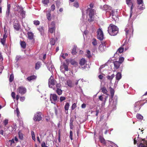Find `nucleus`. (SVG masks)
Listing matches in <instances>:
<instances>
[{"label":"nucleus","mask_w":147,"mask_h":147,"mask_svg":"<svg viewBox=\"0 0 147 147\" xmlns=\"http://www.w3.org/2000/svg\"><path fill=\"white\" fill-rule=\"evenodd\" d=\"M118 28L117 27L113 24H110L108 27V32L111 36H115L118 32Z\"/></svg>","instance_id":"f257e3e1"},{"label":"nucleus","mask_w":147,"mask_h":147,"mask_svg":"<svg viewBox=\"0 0 147 147\" xmlns=\"http://www.w3.org/2000/svg\"><path fill=\"white\" fill-rule=\"evenodd\" d=\"M125 35L126 38L131 37V36H132L133 34V30L132 28V24H128V25L126 26L125 28Z\"/></svg>","instance_id":"f03ea898"},{"label":"nucleus","mask_w":147,"mask_h":147,"mask_svg":"<svg viewBox=\"0 0 147 147\" xmlns=\"http://www.w3.org/2000/svg\"><path fill=\"white\" fill-rule=\"evenodd\" d=\"M87 15L88 16L89 18L88 20L89 22H92L94 20V15L95 13V11L94 9L91 8H88L86 10Z\"/></svg>","instance_id":"7ed1b4c3"},{"label":"nucleus","mask_w":147,"mask_h":147,"mask_svg":"<svg viewBox=\"0 0 147 147\" xmlns=\"http://www.w3.org/2000/svg\"><path fill=\"white\" fill-rule=\"evenodd\" d=\"M16 7L14 8L15 10H17L20 13L22 16V18H24L25 17V12L23 10V7L19 6L18 5H16Z\"/></svg>","instance_id":"20e7f679"},{"label":"nucleus","mask_w":147,"mask_h":147,"mask_svg":"<svg viewBox=\"0 0 147 147\" xmlns=\"http://www.w3.org/2000/svg\"><path fill=\"white\" fill-rule=\"evenodd\" d=\"M58 100V97L56 94H50V100L52 103L55 104L57 102Z\"/></svg>","instance_id":"39448f33"},{"label":"nucleus","mask_w":147,"mask_h":147,"mask_svg":"<svg viewBox=\"0 0 147 147\" xmlns=\"http://www.w3.org/2000/svg\"><path fill=\"white\" fill-rule=\"evenodd\" d=\"M56 82L55 79H54L52 76H51L49 80L48 85L50 88H53V86L56 84Z\"/></svg>","instance_id":"423d86ee"},{"label":"nucleus","mask_w":147,"mask_h":147,"mask_svg":"<svg viewBox=\"0 0 147 147\" xmlns=\"http://www.w3.org/2000/svg\"><path fill=\"white\" fill-rule=\"evenodd\" d=\"M56 27L54 22H52L49 25V31L51 33H53L55 31Z\"/></svg>","instance_id":"0eeeda50"},{"label":"nucleus","mask_w":147,"mask_h":147,"mask_svg":"<svg viewBox=\"0 0 147 147\" xmlns=\"http://www.w3.org/2000/svg\"><path fill=\"white\" fill-rule=\"evenodd\" d=\"M137 2L139 9H141V10L144 9L145 7L143 0H137Z\"/></svg>","instance_id":"6e6552de"},{"label":"nucleus","mask_w":147,"mask_h":147,"mask_svg":"<svg viewBox=\"0 0 147 147\" xmlns=\"http://www.w3.org/2000/svg\"><path fill=\"white\" fill-rule=\"evenodd\" d=\"M41 113L39 112H37L36 113L33 117L34 120L35 121H40L41 120L42 118L41 117Z\"/></svg>","instance_id":"1a4fd4ad"},{"label":"nucleus","mask_w":147,"mask_h":147,"mask_svg":"<svg viewBox=\"0 0 147 147\" xmlns=\"http://www.w3.org/2000/svg\"><path fill=\"white\" fill-rule=\"evenodd\" d=\"M110 16H111V18L113 19V20H117V12L115 11L112 10L111 9L110 10Z\"/></svg>","instance_id":"9d476101"},{"label":"nucleus","mask_w":147,"mask_h":147,"mask_svg":"<svg viewBox=\"0 0 147 147\" xmlns=\"http://www.w3.org/2000/svg\"><path fill=\"white\" fill-rule=\"evenodd\" d=\"M17 90V93L21 94L22 95L26 92V89L25 87H23V86H20Z\"/></svg>","instance_id":"9b49d317"},{"label":"nucleus","mask_w":147,"mask_h":147,"mask_svg":"<svg viewBox=\"0 0 147 147\" xmlns=\"http://www.w3.org/2000/svg\"><path fill=\"white\" fill-rule=\"evenodd\" d=\"M97 32L98 38L100 40H102L103 39V34L102 30L99 28Z\"/></svg>","instance_id":"f8f14e48"},{"label":"nucleus","mask_w":147,"mask_h":147,"mask_svg":"<svg viewBox=\"0 0 147 147\" xmlns=\"http://www.w3.org/2000/svg\"><path fill=\"white\" fill-rule=\"evenodd\" d=\"M60 70L62 72L64 73L65 71H68V66L65 63H63L61 65Z\"/></svg>","instance_id":"ddd939ff"},{"label":"nucleus","mask_w":147,"mask_h":147,"mask_svg":"<svg viewBox=\"0 0 147 147\" xmlns=\"http://www.w3.org/2000/svg\"><path fill=\"white\" fill-rule=\"evenodd\" d=\"M47 66L48 70L52 73L53 71H55V68L51 62L50 61L49 63H48Z\"/></svg>","instance_id":"4468645a"},{"label":"nucleus","mask_w":147,"mask_h":147,"mask_svg":"<svg viewBox=\"0 0 147 147\" xmlns=\"http://www.w3.org/2000/svg\"><path fill=\"white\" fill-rule=\"evenodd\" d=\"M117 104V98L116 97H115L113 100L112 105L111 106L113 110L114 109H116Z\"/></svg>","instance_id":"2eb2a0df"},{"label":"nucleus","mask_w":147,"mask_h":147,"mask_svg":"<svg viewBox=\"0 0 147 147\" xmlns=\"http://www.w3.org/2000/svg\"><path fill=\"white\" fill-rule=\"evenodd\" d=\"M103 9L106 11V14H110V10L111 9V7L108 5H104L103 6Z\"/></svg>","instance_id":"dca6fc26"},{"label":"nucleus","mask_w":147,"mask_h":147,"mask_svg":"<svg viewBox=\"0 0 147 147\" xmlns=\"http://www.w3.org/2000/svg\"><path fill=\"white\" fill-rule=\"evenodd\" d=\"M99 49L101 51H104L106 50V44L105 42H101L99 47Z\"/></svg>","instance_id":"f3484780"},{"label":"nucleus","mask_w":147,"mask_h":147,"mask_svg":"<svg viewBox=\"0 0 147 147\" xmlns=\"http://www.w3.org/2000/svg\"><path fill=\"white\" fill-rule=\"evenodd\" d=\"M141 100L136 102L134 105V110L135 111H138L140 109V104Z\"/></svg>","instance_id":"a211bd4d"},{"label":"nucleus","mask_w":147,"mask_h":147,"mask_svg":"<svg viewBox=\"0 0 147 147\" xmlns=\"http://www.w3.org/2000/svg\"><path fill=\"white\" fill-rule=\"evenodd\" d=\"M121 78L122 75L121 72H118L115 75L116 80L115 81V83L117 84L119 80H120Z\"/></svg>","instance_id":"6ab92c4d"},{"label":"nucleus","mask_w":147,"mask_h":147,"mask_svg":"<svg viewBox=\"0 0 147 147\" xmlns=\"http://www.w3.org/2000/svg\"><path fill=\"white\" fill-rule=\"evenodd\" d=\"M126 3L129 6H131V11L130 13V18H131L132 16L133 15V13L131 12V11L132 10V4L131 2V0H126Z\"/></svg>","instance_id":"aec40b11"},{"label":"nucleus","mask_w":147,"mask_h":147,"mask_svg":"<svg viewBox=\"0 0 147 147\" xmlns=\"http://www.w3.org/2000/svg\"><path fill=\"white\" fill-rule=\"evenodd\" d=\"M138 147H147V140H142L140 144Z\"/></svg>","instance_id":"412c9836"},{"label":"nucleus","mask_w":147,"mask_h":147,"mask_svg":"<svg viewBox=\"0 0 147 147\" xmlns=\"http://www.w3.org/2000/svg\"><path fill=\"white\" fill-rule=\"evenodd\" d=\"M14 28L15 29L17 30H19L20 29V26L19 24V22L18 21L14 22Z\"/></svg>","instance_id":"4be33fe9"},{"label":"nucleus","mask_w":147,"mask_h":147,"mask_svg":"<svg viewBox=\"0 0 147 147\" xmlns=\"http://www.w3.org/2000/svg\"><path fill=\"white\" fill-rule=\"evenodd\" d=\"M14 139H12L11 140H9L7 143L8 147H13L14 146Z\"/></svg>","instance_id":"5701e85b"},{"label":"nucleus","mask_w":147,"mask_h":147,"mask_svg":"<svg viewBox=\"0 0 147 147\" xmlns=\"http://www.w3.org/2000/svg\"><path fill=\"white\" fill-rule=\"evenodd\" d=\"M124 50V47H123V44L122 45V46L120 47L119 49H118L116 53L115 54H114V56H115V55H116L117 54H118L119 55V53H121L123 52Z\"/></svg>","instance_id":"b1692460"},{"label":"nucleus","mask_w":147,"mask_h":147,"mask_svg":"<svg viewBox=\"0 0 147 147\" xmlns=\"http://www.w3.org/2000/svg\"><path fill=\"white\" fill-rule=\"evenodd\" d=\"M28 38L29 39L32 40L33 39L34 37V34L32 32H28L27 33Z\"/></svg>","instance_id":"393cba45"},{"label":"nucleus","mask_w":147,"mask_h":147,"mask_svg":"<svg viewBox=\"0 0 147 147\" xmlns=\"http://www.w3.org/2000/svg\"><path fill=\"white\" fill-rule=\"evenodd\" d=\"M7 36L5 34H4L3 36V37L1 38V43L3 45H4L6 42V39Z\"/></svg>","instance_id":"a878e982"},{"label":"nucleus","mask_w":147,"mask_h":147,"mask_svg":"<svg viewBox=\"0 0 147 147\" xmlns=\"http://www.w3.org/2000/svg\"><path fill=\"white\" fill-rule=\"evenodd\" d=\"M113 63L114 65V69H118L120 65V63L119 61H114Z\"/></svg>","instance_id":"bb28decb"},{"label":"nucleus","mask_w":147,"mask_h":147,"mask_svg":"<svg viewBox=\"0 0 147 147\" xmlns=\"http://www.w3.org/2000/svg\"><path fill=\"white\" fill-rule=\"evenodd\" d=\"M51 10L49 9L47 13V17L48 20H51V15L50 13Z\"/></svg>","instance_id":"cd10ccee"},{"label":"nucleus","mask_w":147,"mask_h":147,"mask_svg":"<svg viewBox=\"0 0 147 147\" xmlns=\"http://www.w3.org/2000/svg\"><path fill=\"white\" fill-rule=\"evenodd\" d=\"M54 90H55L57 94L58 95H61L62 93V90L61 89V88L59 89H56V88H54Z\"/></svg>","instance_id":"c85d7f7f"},{"label":"nucleus","mask_w":147,"mask_h":147,"mask_svg":"<svg viewBox=\"0 0 147 147\" xmlns=\"http://www.w3.org/2000/svg\"><path fill=\"white\" fill-rule=\"evenodd\" d=\"M123 46L124 47V49H125V51L127 50L129 47V44L126 41L125 42L123 43Z\"/></svg>","instance_id":"c756f323"},{"label":"nucleus","mask_w":147,"mask_h":147,"mask_svg":"<svg viewBox=\"0 0 147 147\" xmlns=\"http://www.w3.org/2000/svg\"><path fill=\"white\" fill-rule=\"evenodd\" d=\"M101 92H102L103 93L105 94H108L107 90L106 87H105V86H102L101 87Z\"/></svg>","instance_id":"7c9ffc66"},{"label":"nucleus","mask_w":147,"mask_h":147,"mask_svg":"<svg viewBox=\"0 0 147 147\" xmlns=\"http://www.w3.org/2000/svg\"><path fill=\"white\" fill-rule=\"evenodd\" d=\"M36 78V77L35 76H30L28 77L26 79L28 81H30L31 80H33L35 79Z\"/></svg>","instance_id":"2f4dec72"},{"label":"nucleus","mask_w":147,"mask_h":147,"mask_svg":"<svg viewBox=\"0 0 147 147\" xmlns=\"http://www.w3.org/2000/svg\"><path fill=\"white\" fill-rule=\"evenodd\" d=\"M99 139L101 143L103 144H106V142L105 140L102 136H99Z\"/></svg>","instance_id":"473e14b6"},{"label":"nucleus","mask_w":147,"mask_h":147,"mask_svg":"<svg viewBox=\"0 0 147 147\" xmlns=\"http://www.w3.org/2000/svg\"><path fill=\"white\" fill-rule=\"evenodd\" d=\"M86 61L85 59L82 58L80 62V64L81 65H85Z\"/></svg>","instance_id":"72a5a7b5"},{"label":"nucleus","mask_w":147,"mask_h":147,"mask_svg":"<svg viewBox=\"0 0 147 147\" xmlns=\"http://www.w3.org/2000/svg\"><path fill=\"white\" fill-rule=\"evenodd\" d=\"M69 103H66L65 105L64 108L65 110V113H68V110L69 109Z\"/></svg>","instance_id":"f704fd0d"},{"label":"nucleus","mask_w":147,"mask_h":147,"mask_svg":"<svg viewBox=\"0 0 147 147\" xmlns=\"http://www.w3.org/2000/svg\"><path fill=\"white\" fill-rule=\"evenodd\" d=\"M110 91L111 93V97L112 98L113 97V95H114V94L115 93V91L113 88H112V87H110Z\"/></svg>","instance_id":"c9c22d12"},{"label":"nucleus","mask_w":147,"mask_h":147,"mask_svg":"<svg viewBox=\"0 0 147 147\" xmlns=\"http://www.w3.org/2000/svg\"><path fill=\"white\" fill-rule=\"evenodd\" d=\"M66 84L68 85L69 86L71 87L73 86V83L72 82L71 80H68V81H66Z\"/></svg>","instance_id":"e433bc0d"},{"label":"nucleus","mask_w":147,"mask_h":147,"mask_svg":"<svg viewBox=\"0 0 147 147\" xmlns=\"http://www.w3.org/2000/svg\"><path fill=\"white\" fill-rule=\"evenodd\" d=\"M20 44L22 48L23 49H25L26 47V42L24 41H20Z\"/></svg>","instance_id":"4c0bfd02"},{"label":"nucleus","mask_w":147,"mask_h":147,"mask_svg":"<svg viewBox=\"0 0 147 147\" xmlns=\"http://www.w3.org/2000/svg\"><path fill=\"white\" fill-rule=\"evenodd\" d=\"M14 79V76L13 73H11L10 76L9 78V81L10 82H12Z\"/></svg>","instance_id":"58836bf2"},{"label":"nucleus","mask_w":147,"mask_h":147,"mask_svg":"<svg viewBox=\"0 0 147 147\" xmlns=\"http://www.w3.org/2000/svg\"><path fill=\"white\" fill-rule=\"evenodd\" d=\"M115 75L114 74H112L111 76H107L108 79L110 80V82H111L112 80L113 79V78L115 77Z\"/></svg>","instance_id":"ea45409f"},{"label":"nucleus","mask_w":147,"mask_h":147,"mask_svg":"<svg viewBox=\"0 0 147 147\" xmlns=\"http://www.w3.org/2000/svg\"><path fill=\"white\" fill-rule=\"evenodd\" d=\"M18 135L20 139L22 140L24 138V135L20 131L18 132Z\"/></svg>","instance_id":"a19ab883"},{"label":"nucleus","mask_w":147,"mask_h":147,"mask_svg":"<svg viewBox=\"0 0 147 147\" xmlns=\"http://www.w3.org/2000/svg\"><path fill=\"white\" fill-rule=\"evenodd\" d=\"M55 41L54 38H51L50 40V43L51 45H54L55 44Z\"/></svg>","instance_id":"79ce46f5"},{"label":"nucleus","mask_w":147,"mask_h":147,"mask_svg":"<svg viewBox=\"0 0 147 147\" xmlns=\"http://www.w3.org/2000/svg\"><path fill=\"white\" fill-rule=\"evenodd\" d=\"M41 65V63L40 62H38L35 65V68L36 69H39Z\"/></svg>","instance_id":"37998d69"},{"label":"nucleus","mask_w":147,"mask_h":147,"mask_svg":"<svg viewBox=\"0 0 147 147\" xmlns=\"http://www.w3.org/2000/svg\"><path fill=\"white\" fill-rule=\"evenodd\" d=\"M86 56L88 58H90L92 57L90 51L87 50V53L86 54Z\"/></svg>","instance_id":"c03bdc74"},{"label":"nucleus","mask_w":147,"mask_h":147,"mask_svg":"<svg viewBox=\"0 0 147 147\" xmlns=\"http://www.w3.org/2000/svg\"><path fill=\"white\" fill-rule=\"evenodd\" d=\"M31 135L32 136V139L34 140V141H35L36 138H35L34 133L33 131H31Z\"/></svg>","instance_id":"a18cd8bd"},{"label":"nucleus","mask_w":147,"mask_h":147,"mask_svg":"<svg viewBox=\"0 0 147 147\" xmlns=\"http://www.w3.org/2000/svg\"><path fill=\"white\" fill-rule=\"evenodd\" d=\"M68 55V54L67 53H65V54H63V53H61L60 57H62L63 59H65V57L67 56Z\"/></svg>","instance_id":"49530a36"},{"label":"nucleus","mask_w":147,"mask_h":147,"mask_svg":"<svg viewBox=\"0 0 147 147\" xmlns=\"http://www.w3.org/2000/svg\"><path fill=\"white\" fill-rule=\"evenodd\" d=\"M136 117L137 119H140V120H142V119H143V116H142V115L140 114H137Z\"/></svg>","instance_id":"de8ad7c7"},{"label":"nucleus","mask_w":147,"mask_h":147,"mask_svg":"<svg viewBox=\"0 0 147 147\" xmlns=\"http://www.w3.org/2000/svg\"><path fill=\"white\" fill-rule=\"evenodd\" d=\"M3 60V58L1 55V53L0 52V64H1Z\"/></svg>","instance_id":"09e8293b"},{"label":"nucleus","mask_w":147,"mask_h":147,"mask_svg":"<svg viewBox=\"0 0 147 147\" xmlns=\"http://www.w3.org/2000/svg\"><path fill=\"white\" fill-rule=\"evenodd\" d=\"M92 44L94 45H96L97 44V41L95 39H93L92 40Z\"/></svg>","instance_id":"8fccbe9b"},{"label":"nucleus","mask_w":147,"mask_h":147,"mask_svg":"<svg viewBox=\"0 0 147 147\" xmlns=\"http://www.w3.org/2000/svg\"><path fill=\"white\" fill-rule=\"evenodd\" d=\"M9 120L8 119H5L3 121V124L5 126L7 125L8 123Z\"/></svg>","instance_id":"3c124183"},{"label":"nucleus","mask_w":147,"mask_h":147,"mask_svg":"<svg viewBox=\"0 0 147 147\" xmlns=\"http://www.w3.org/2000/svg\"><path fill=\"white\" fill-rule=\"evenodd\" d=\"M76 47H74V48H73L72 50V51L71 53L72 54H73V55H74V54H76Z\"/></svg>","instance_id":"603ef678"},{"label":"nucleus","mask_w":147,"mask_h":147,"mask_svg":"<svg viewBox=\"0 0 147 147\" xmlns=\"http://www.w3.org/2000/svg\"><path fill=\"white\" fill-rule=\"evenodd\" d=\"M124 58L123 57H120L119 59V62L120 63V65L121 63L123 62L124 60Z\"/></svg>","instance_id":"864d4df0"},{"label":"nucleus","mask_w":147,"mask_h":147,"mask_svg":"<svg viewBox=\"0 0 147 147\" xmlns=\"http://www.w3.org/2000/svg\"><path fill=\"white\" fill-rule=\"evenodd\" d=\"M10 13V10H9V9H7V11H6V17H9V14Z\"/></svg>","instance_id":"5fc2aeb1"},{"label":"nucleus","mask_w":147,"mask_h":147,"mask_svg":"<svg viewBox=\"0 0 147 147\" xmlns=\"http://www.w3.org/2000/svg\"><path fill=\"white\" fill-rule=\"evenodd\" d=\"M34 24L35 25H39L40 24V22L38 20H34Z\"/></svg>","instance_id":"6e6d98bb"},{"label":"nucleus","mask_w":147,"mask_h":147,"mask_svg":"<svg viewBox=\"0 0 147 147\" xmlns=\"http://www.w3.org/2000/svg\"><path fill=\"white\" fill-rule=\"evenodd\" d=\"M66 98L64 96H61L60 98V100L61 102H62L63 101L65 100Z\"/></svg>","instance_id":"4d7b16f0"},{"label":"nucleus","mask_w":147,"mask_h":147,"mask_svg":"<svg viewBox=\"0 0 147 147\" xmlns=\"http://www.w3.org/2000/svg\"><path fill=\"white\" fill-rule=\"evenodd\" d=\"M76 107V103H74L71 106V109L72 110L74 109Z\"/></svg>","instance_id":"13d9d810"},{"label":"nucleus","mask_w":147,"mask_h":147,"mask_svg":"<svg viewBox=\"0 0 147 147\" xmlns=\"http://www.w3.org/2000/svg\"><path fill=\"white\" fill-rule=\"evenodd\" d=\"M42 2L44 4H47L49 2V0H42Z\"/></svg>","instance_id":"bf43d9fd"},{"label":"nucleus","mask_w":147,"mask_h":147,"mask_svg":"<svg viewBox=\"0 0 147 147\" xmlns=\"http://www.w3.org/2000/svg\"><path fill=\"white\" fill-rule=\"evenodd\" d=\"M69 137L70 139L71 140H72L73 139V133L72 131H70L69 133Z\"/></svg>","instance_id":"052dcab7"},{"label":"nucleus","mask_w":147,"mask_h":147,"mask_svg":"<svg viewBox=\"0 0 147 147\" xmlns=\"http://www.w3.org/2000/svg\"><path fill=\"white\" fill-rule=\"evenodd\" d=\"M74 6L76 7L77 8L79 7V5L78 3L77 2H75L74 4Z\"/></svg>","instance_id":"680f3d73"},{"label":"nucleus","mask_w":147,"mask_h":147,"mask_svg":"<svg viewBox=\"0 0 147 147\" xmlns=\"http://www.w3.org/2000/svg\"><path fill=\"white\" fill-rule=\"evenodd\" d=\"M11 96L13 98V99H15V93L14 92H12L11 93Z\"/></svg>","instance_id":"e2e57ef3"},{"label":"nucleus","mask_w":147,"mask_h":147,"mask_svg":"<svg viewBox=\"0 0 147 147\" xmlns=\"http://www.w3.org/2000/svg\"><path fill=\"white\" fill-rule=\"evenodd\" d=\"M56 88H61V85L60 84H57L56 85Z\"/></svg>","instance_id":"0e129e2a"},{"label":"nucleus","mask_w":147,"mask_h":147,"mask_svg":"<svg viewBox=\"0 0 147 147\" xmlns=\"http://www.w3.org/2000/svg\"><path fill=\"white\" fill-rule=\"evenodd\" d=\"M55 5H53L51 6V9L52 11H53L55 9Z\"/></svg>","instance_id":"69168bd1"},{"label":"nucleus","mask_w":147,"mask_h":147,"mask_svg":"<svg viewBox=\"0 0 147 147\" xmlns=\"http://www.w3.org/2000/svg\"><path fill=\"white\" fill-rule=\"evenodd\" d=\"M38 29L40 32H42L43 31V29L42 27H39Z\"/></svg>","instance_id":"338daca9"},{"label":"nucleus","mask_w":147,"mask_h":147,"mask_svg":"<svg viewBox=\"0 0 147 147\" xmlns=\"http://www.w3.org/2000/svg\"><path fill=\"white\" fill-rule=\"evenodd\" d=\"M41 146L42 147H46V146L45 145V142H42L41 143Z\"/></svg>","instance_id":"774afa93"}]
</instances>
